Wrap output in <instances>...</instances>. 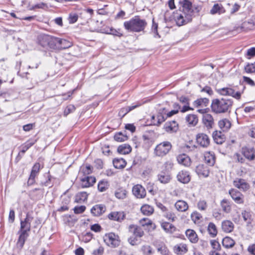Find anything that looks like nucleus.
<instances>
[{
  "label": "nucleus",
  "instance_id": "54",
  "mask_svg": "<svg viewBox=\"0 0 255 255\" xmlns=\"http://www.w3.org/2000/svg\"><path fill=\"white\" fill-rule=\"evenodd\" d=\"M255 56V47H252L248 49L246 57L247 59H250Z\"/></svg>",
  "mask_w": 255,
  "mask_h": 255
},
{
  "label": "nucleus",
  "instance_id": "40",
  "mask_svg": "<svg viewBox=\"0 0 255 255\" xmlns=\"http://www.w3.org/2000/svg\"><path fill=\"white\" fill-rule=\"evenodd\" d=\"M218 125L219 127L224 131L228 130L231 126L230 121L227 119H224L220 121Z\"/></svg>",
  "mask_w": 255,
  "mask_h": 255
},
{
  "label": "nucleus",
  "instance_id": "37",
  "mask_svg": "<svg viewBox=\"0 0 255 255\" xmlns=\"http://www.w3.org/2000/svg\"><path fill=\"white\" fill-rule=\"evenodd\" d=\"M114 166L117 169H122L124 168L127 162L123 158H116L113 160Z\"/></svg>",
  "mask_w": 255,
  "mask_h": 255
},
{
  "label": "nucleus",
  "instance_id": "36",
  "mask_svg": "<svg viewBox=\"0 0 255 255\" xmlns=\"http://www.w3.org/2000/svg\"><path fill=\"white\" fill-rule=\"evenodd\" d=\"M209 103V100L208 99L204 98H200L195 101L193 102V105L195 107L198 108L200 107H206L208 106Z\"/></svg>",
  "mask_w": 255,
  "mask_h": 255
},
{
  "label": "nucleus",
  "instance_id": "28",
  "mask_svg": "<svg viewBox=\"0 0 255 255\" xmlns=\"http://www.w3.org/2000/svg\"><path fill=\"white\" fill-rule=\"evenodd\" d=\"M225 9L222 4L220 3L215 4L211 9L210 13L211 14H221L225 12Z\"/></svg>",
  "mask_w": 255,
  "mask_h": 255
},
{
  "label": "nucleus",
  "instance_id": "31",
  "mask_svg": "<svg viewBox=\"0 0 255 255\" xmlns=\"http://www.w3.org/2000/svg\"><path fill=\"white\" fill-rule=\"evenodd\" d=\"M140 104H134L130 106H128L123 108H122L119 112V116L121 117H124L127 114L131 111V110L134 109L135 108L139 107Z\"/></svg>",
  "mask_w": 255,
  "mask_h": 255
},
{
  "label": "nucleus",
  "instance_id": "8",
  "mask_svg": "<svg viewBox=\"0 0 255 255\" xmlns=\"http://www.w3.org/2000/svg\"><path fill=\"white\" fill-rule=\"evenodd\" d=\"M242 153L250 161L255 159V149L252 147L245 146L242 148Z\"/></svg>",
  "mask_w": 255,
  "mask_h": 255
},
{
  "label": "nucleus",
  "instance_id": "17",
  "mask_svg": "<svg viewBox=\"0 0 255 255\" xmlns=\"http://www.w3.org/2000/svg\"><path fill=\"white\" fill-rule=\"evenodd\" d=\"M40 167L39 163H36L33 166L30 176L28 179V184L32 185L34 183L35 178L38 173Z\"/></svg>",
  "mask_w": 255,
  "mask_h": 255
},
{
  "label": "nucleus",
  "instance_id": "3",
  "mask_svg": "<svg viewBox=\"0 0 255 255\" xmlns=\"http://www.w3.org/2000/svg\"><path fill=\"white\" fill-rule=\"evenodd\" d=\"M233 101L228 98L216 99L212 100L211 110L216 114L225 113L232 107Z\"/></svg>",
  "mask_w": 255,
  "mask_h": 255
},
{
  "label": "nucleus",
  "instance_id": "44",
  "mask_svg": "<svg viewBox=\"0 0 255 255\" xmlns=\"http://www.w3.org/2000/svg\"><path fill=\"white\" fill-rule=\"evenodd\" d=\"M158 179L161 183L166 184L170 181L171 177L168 174L161 173L158 175Z\"/></svg>",
  "mask_w": 255,
  "mask_h": 255
},
{
  "label": "nucleus",
  "instance_id": "33",
  "mask_svg": "<svg viewBox=\"0 0 255 255\" xmlns=\"http://www.w3.org/2000/svg\"><path fill=\"white\" fill-rule=\"evenodd\" d=\"M162 228L167 233H173L176 230V227L168 222H163L161 224Z\"/></svg>",
  "mask_w": 255,
  "mask_h": 255
},
{
  "label": "nucleus",
  "instance_id": "10",
  "mask_svg": "<svg viewBox=\"0 0 255 255\" xmlns=\"http://www.w3.org/2000/svg\"><path fill=\"white\" fill-rule=\"evenodd\" d=\"M196 141L197 143L202 147H207L210 143V139L208 136L203 133L197 134Z\"/></svg>",
  "mask_w": 255,
  "mask_h": 255
},
{
  "label": "nucleus",
  "instance_id": "41",
  "mask_svg": "<svg viewBox=\"0 0 255 255\" xmlns=\"http://www.w3.org/2000/svg\"><path fill=\"white\" fill-rule=\"evenodd\" d=\"M235 244V241L229 237H226L222 240L223 246L226 248H232Z\"/></svg>",
  "mask_w": 255,
  "mask_h": 255
},
{
  "label": "nucleus",
  "instance_id": "29",
  "mask_svg": "<svg viewBox=\"0 0 255 255\" xmlns=\"http://www.w3.org/2000/svg\"><path fill=\"white\" fill-rule=\"evenodd\" d=\"M205 162L210 166H213L215 163V156L211 152H206L204 154Z\"/></svg>",
  "mask_w": 255,
  "mask_h": 255
},
{
  "label": "nucleus",
  "instance_id": "19",
  "mask_svg": "<svg viewBox=\"0 0 255 255\" xmlns=\"http://www.w3.org/2000/svg\"><path fill=\"white\" fill-rule=\"evenodd\" d=\"M174 252L177 255H183L188 252V247L186 244L180 243L174 246L173 248Z\"/></svg>",
  "mask_w": 255,
  "mask_h": 255
},
{
  "label": "nucleus",
  "instance_id": "50",
  "mask_svg": "<svg viewBox=\"0 0 255 255\" xmlns=\"http://www.w3.org/2000/svg\"><path fill=\"white\" fill-rule=\"evenodd\" d=\"M116 197L120 199H123L126 198L127 191L124 189H118L115 193Z\"/></svg>",
  "mask_w": 255,
  "mask_h": 255
},
{
  "label": "nucleus",
  "instance_id": "45",
  "mask_svg": "<svg viewBox=\"0 0 255 255\" xmlns=\"http://www.w3.org/2000/svg\"><path fill=\"white\" fill-rule=\"evenodd\" d=\"M244 71L248 74L255 73V62L248 63L244 67Z\"/></svg>",
  "mask_w": 255,
  "mask_h": 255
},
{
  "label": "nucleus",
  "instance_id": "22",
  "mask_svg": "<svg viewBox=\"0 0 255 255\" xmlns=\"http://www.w3.org/2000/svg\"><path fill=\"white\" fill-rule=\"evenodd\" d=\"M18 234H19V238L17 242V246L18 247L22 248L25 243L26 240L29 236V234L28 233L25 232V231H20L18 232Z\"/></svg>",
  "mask_w": 255,
  "mask_h": 255
},
{
  "label": "nucleus",
  "instance_id": "55",
  "mask_svg": "<svg viewBox=\"0 0 255 255\" xmlns=\"http://www.w3.org/2000/svg\"><path fill=\"white\" fill-rule=\"evenodd\" d=\"M191 218L192 220L195 223L202 218V216L200 213L195 211L191 214Z\"/></svg>",
  "mask_w": 255,
  "mask_h": 255
},
{
  "label": "nucleus",
  "instance_id": "5",
  "mask_svg": "<svg viewBox=\"0 0 255 255\" xmlns=\"http://www.w3.org/2000/svg\"><path fill=\"white\" fill-rule=\"evenodd\" d=\"M172 147L169 141H164L158 144L154 149V154L158 156H163L168 153Z\"/></svg>",
  "mask_w": 255,
  "mask_h": 255
},
{
  "label": "nucleus",
  "instance_id": "56",
  "mask_svg": "<svg viewBox=\"0 0 255 255\" xmlns=\"http://www.w3.org/2000/svg\"><path fill=\"white\" fill-rule=\"evenodd\" d=\"M142 250L144 255H151L152 254V249L149 246H144L142 248Z\"/></svg>",
  "mask_w": 255,
  "mask_h": 255
},
{
  "label": "nucleus",
  "instance_id": "20",
  "mask_svg": "<svg viewBox=\"0 0 255 255\" xmlns=\"http://www.w3.org/2000/svg\"><path fill=\"white\" fill-rule=\"evenodd\" d=\"M165 130L168 132H176L178 129V125L175 121L167 122L164 125Z\"/></svg>",
  "mask_w": 255,
  "mask_h": 255
},
{
  "label": "nucleus",
  "instance_id": "52",
  "mask_svg": "<svg viewBox=\"0 0 255 255\" xmlns=\"http://www.w3.org/2000/svg\"><path fill=\"white\" fill-rule=\"evenodd\" d=\"M243 79L244 82H245L246 84L252 87H255V82L251 78L244 76L243 77Z\"/></svg>",
  "mask_w": 255,
  "mask_h": 255
},
{
  "label": "nucleus",
  "instance_id": "24",
  "mask_svg": "<svg viewBox=\"0 0 255 255\" xmlns=\"http://www.w3.org/2000/svg\"><path fill=\"white\" fill-rule=\"evenodd\" d=\"M177 160L180 164H182L185 166L188 167L190 166L191 164L190 157L185 154L179 155L177 157Z\"/></svg>",
  "mask_w": 255,
  "mask_h": 255
},
{
  "label": "nucleus",
  "instance_id": "47",
  "mask_svg": "<svg viewBox=\"0 0 255 255\" xmlns=\"http://www.w3.org/2000/svg\"><path fill=\"white\" fill-rule=\"evenodd\" d=\"M209 234L212 237H215L217 234V229L216 225L213 223H210L208 226Z\"/></svg>",
  "mask_w": 255,
  "mask_h": 255
},
{
  "label": "nucleus",
  "instance_id": "39",
  "mask_svg": "<svg viewBox=\"0 0 255 255\" xmlns=\"http://www.w3.org/2000/svg\"><path fill=\"white\" fill-rule=\"evenodd\" d=\"M88 194L86 192H80L78 193L75 196V202L77 203H82L87 200Z\"/></svg>",
  "mask_w": 255,
  "mask_h": 255
},
{
  "label": "nucleus",
  "instance_id": "64",
  "mask_svg": "<svg viewBox=\"0 0 255 255\" xmlns=\"http://www.w3.org/2000/svg\"><path fill=\"white\" fill-rule=\"evenodd\" d=\"M104 252V248L100 247L98 249L94 250L93 252L94 255H102Z\"/></svg>",
  "mask_w": 255,
  "mask_h": 255
},
{
  "label": "nucleus",
  "instance_id": "32",
  "mask_svg": "<svg viewBox=\"0 0 255 255\" xmlns=\"http://www.w3.org/2000/svg\"><path fill=\"white\" fill-rule=\"evenodd\" d=\"M186 122L190 126H195L198 122V119L196 115L189 114L185 118Z\"/></svg>",
  "mask_w": 255,
  "mask_h": 255
},
{
  "label": "nucleus",
  "instance_id": "27",
  "mask_svg": "<svg viewBox=\"0 0 255 255\" xmlns=\"http://www.w3.org/2000/svg\"><path fill=\"white\" fill-rule=\"evenodd\" d=\"M96 182V178L92 176H88L81 180L82 188H87L92 186Z\"/></svg>",
  "mask_w": 255,
  "mask_h": 255
},
{
  "label": "nucleus",
  "instance_id": "38",
  "mask_svg": "<svg viewBox=\"0 0 255 255\" xmlns=\"http://www.w3.org/2000/svg\"><path fill=\"white\" fill-rule=\"evenodd\" d=\"M141 213L146 216L151 215L154 212V209L152 206L147 204L143 205L140 208Z\"/></svg>",
  "mask_w": 255,
  "mask_h": 255
},
{
  "label": "nucleus",
  "instance_id": "63",
  "mask_svg": "<svg viewBox=\"0 0 255 255\" xmlns=\"http://www.w3.org/2000/svg\"><path fill=\"white\" fill-rule=\"evenodd\" d=\"M92 239V234L91 233H87L83 236V240L85 242H88L90 241Z\"/></svg>",
  "mask_w": 255,
  "mask_h": 255
},
{
  "label": "nucleus",
  "instance_id": "42",
  "mask_svg": "<svg viewBox=\"0 0 255 255\" xmlns=\"http://www.w3.org/2000/svg\"><path fill=\"white\" fill-rule=\"evenodd\" d=\"M131 150V147L128 144H123L119 146L118 148V151L123 154L129 153Z\"/></svg>",
  "mask_w": 255,
  "mask_h": 255
},
{
  "label": "nucleus",
  "instance_id": "12",
  "mask_svg": "<svg viewBox=\"0 0 255 255\" xmlns=\"http://www.w3.org/2000/svg\"><path fill=\"white\" fill-rule=\"evenodd\" d=\"M202 121L207 129L212 128L215 125L214 120L212 116L209 114H205L203 115Z\"/></svg>",
  "mask_w": 255,
  "mask_h": 255
},
{
  "label": "nucleus",
  "instance_id": "34",
  "mask_svg": "<svg viewBox=\"0 0 255 255\" xmlns=\"http://www.w3.org/2000/svg\"><path fill=\"white\" fill-rule=\"evenodd\" d=\"M58 49H64L72 46V43L65 39L58 38Z\"/></svg>",
  "mask_w": 255,
  "mask_h": 255
},
{
  "label": "nucleus",
  "instance_id": "46",
  "mask_svg": "<svg viewBox=\"0 0 255 255\" xmlns=\"http://www.w3.org/2000/svg\"><path fill=\"white\" fill-rule=\"evenodd\" d=\"M109 185L108 181L106 180H101L99 182L98 185V190L100 192H104L108 189Z\"/></svg>",
  "mask_w": 255,
  "mask_h": 255
},
{
  "label": "nucleus",
  "instance_id": "49",
  "mask_svg": "<svg viewBox=\"0 0 255 255\" xmlns=\"http://www.w3.org/2000/svg\"><path fill=\"white\" fill-rule=\"evenodd\" d=\"M163 216L167 219L172 222L175 221L177 219L175 213L172 211H168V210L163 214Z\"/></svg>",
  "mask_w": 255,
  "mask_h": 255
},
{
  "label": "nucleus",
  "instance_id": "26",
  "mask_svg": "<svg viewBox=\"0 0 255 255\" xmlns=\"http://www.w3.org/2000/svg\"><path fill=\"white\" fill-rule=\"evenodd\" d=\"M186 236L192 243H196L198 241V237L196 233L193 230L188 229L185 232Z\"/></svg>",
  "mask_w": 255,
  "mask_h": 255
},
{
  "label": "nucleus",
  "instance_id": "23",
  "mask_svg": "<svg viewBox=\"0 0 255 255\" xmlns=\"http://www.w3.org/2000/svg\"><path fill=\"white\" fill-rule=\"evenodd\" d=\"M234 229L233 223L230 220H225L222 223V229L223 232L229 233L232 232Z\"/></svg>",
  "mask_w": 255,
  "mask_h": 255
},
{
  "label": "nucleus",
  "instance_id": "9",
  "mask_svg": "<svg viewBox=\"0 0 255 255\" xmlns=\"http://www.w3.org/2000/svg\"><path fill=\"white\" fill-rule=\"evenodd\" d=\"M33 218L27 214L24 220L20 221V229L19 231H25V232L28 233L30 231L31 222Z\"/></svg>",
  "mask_w": 255,
  "mask_h": 255
},
{
  "label": "nucleus",
  "instance_id": "13",
  "mask_svg": "<svg viewBox=\"0 0 255 255\" xmlns=\"http://www.w3.org/2000/svg\"><path fill=\"white\" fill-rule=\"evenodd\" d=\"M229 194L236 203L241 204L244 202L243 195L239 191L232 189L229 191Z\"/></svg>",
  "mask_w": 255,
  "mask_h": 255
},
{
  "label": "nucleus",
  "instance_id": "21",
  "mask_svg": "<svg viewBox=\"0 0 255 255\" xmlns=\"http://www.w3.org/2000/svg\"><path fill=\"white\" fill-rule=\"evenodd\" d=\"M177 180L183 183H187L190 180V176L189 173L185 171H180L177 175Z\"/></svg>",
  "mask_w": 255,
  "mask_h": 255
},
{
  "label": "nucleus",
  "instance_id": "58",
  "mask_svg": "<svg viewBox=\"0 0 255 255\" xmlns=\"http://www.w3.org/2000/svg\"><path fill=\"white\" fill-rule=\"evenodd\" d=\"M197 207L200 210L204 211L206 209L207 205L205 201L202 200L198 203Z\"/></svg>",
  "mask_w": 255,
  "mask_h": 255
},
{
  "label": "nucleus",
  "instance_id": "25",
  "mask_svg": "<svg viewBox=\"0 0 255 255\" xmlns=\"http://www.w3.org/2000/svg\"><path fill=\"white\" fill-rule=\"evenodd\" d=\"M175 209L179 212H185L189 208L188 204L184 200H178L174 205Z\"/></svg>",
  "mask_w": 255,
  "mask_h": 255
},
{
  "label": "nucleus",
  "instance_id": "4",
  "mask_svg": "<svg viewBox=\"0 0 255 255\" xmlns=\"http://www.w3.org/2000/svg\"><path fill=\"white\" fill-rule=\"evenodd\" d=\"M128 231L132 234L135 238L130 237L128 239L130 244L133 246L136 244V238H140L143 236L144 232L142 229L136 225H130L128 227Z\"/></svg>",
  "mask_w": 255,
  "mask_h": 255
},
{
  "label": "nucleus",
  "instance_id": "11",
  "mask_svg": "<svg viewBox=\"0 0 255 255\" xmlns=\"http://www.w3.org/2000/svg\"><path fill=\"white\" fill-rule=\"evenodd\" d=\"M133 194L137 198H143L146 196V191L141 185L137 184L132 188Z\"/></svg>",
  "mask_w": 255,
  "mask_h": 255
},
{
  "label": "nucleus",
  "instance_id": "53",
  "mask_svg": "<svg viewBox=\"0 0 255 255\" xmlns=\"http://www.w3.org/2000/svg\"><path fill=\"white\" fill-rule=\"evenodd\" d=\"M109 31H106L107 34H112L119 37H121L123 36V34L120 32L119 29L117 30L112 27L110 28V29L109 30Z\"/></svg>",
  "mask_w": 255,
  "mask_h": 255
},
{
  "label": "nucleus",
  "instance_id": "35",
  "mask_svg": "<svg viewBox=\"0 0 255 255\" xmlns=\"http://www.w3.org/2000/svg\"><path fill=\"white\" fill-rule=\"evenodd\" d=\"M49 36V35L46 34L40 35L38 38L39 44L44 48H47Z\"/></svg>",
  "mask_w": 255,
  "mask_h": 255
},
{
  "label": "nucleus",
  "instance_id": "6",
  "mask_svg": "<svg viewBox=\"0 0 255 255\" xmlns=\"http://www.w3.org/2000/svg\"><path fill=\"white\" fill-rule=\"evenodd\" d=\"M104 239L107 245L112 247H117L120 244L119 236L112 232L106 234Z\"/></svg>",
  "mask_w": 255,
  "mask_h": 255
},
{
  "label": "nucleus",
  "instance_id": "15",
  "mask_svg": "<svg viewBox=\"0 0 255 255\" xmlns=\"http://www.w3.org/2000/svg\"><path fill=\"white\" fill-rule=\"evenodd\" d=\"M106 210V206L103 204H97L91 209L92 214L94 216L102 215Z\"/></svg>",
  "mask_w": 255,
  "mask_h": 255
},
{
  "label": "nucleus",
  "instance_id": "57",
  "mask_svg": "<svg viewBox=\"0 0 255 255\" xmlns=\"http://www.w3.org/2000/svg\"><path fill=\"white\" fill-rule=\"evenodd\" d=\"M167 117L165 114H163L162 113H158L156 117V119L157 120V124L158 125L161 124L163 123L165 119H166Z\"/></svg>",
  "mask_w": 255,
  "mask_h": 255
},
{
  "label": "nucleus",
  "instance_id": "48",
  "mask_svg": "<svg viewBox=\"0 0 255 255\" xmlns=\"http://www.w3.org/2000/svg\"><path fill=\"white\" fill-rule=\"evenodd\" d=\"M36 140H29L26 141L22 146L21 152L24 153L31 146H32L35 142Z\"/></svg>",
  "mask_w": 255,
  "mask_h": 255
},
{
  "label": "nucleus",
  "instance_id": "18",
  "mask_svg": "<svg viewBox=\"0 0 255 255\" xmlns=\"http://www.w3.org/2000/svg\"><path fill=\"white\" fill-rule=\"evenodd\" d=\"M196 172L199 176L207 177L209 174V169L207 166L200 164L196 167Z\"/></svg>",
  "mask_w": 255,
  "mask_h": 255
},
{
  "label": "nucleus",
  "instance_id": "1",
  "mask_svg": "<svg viewBox=\"0 0 255 255\" xmlns=\"http://www.w3.org/2000/svg\"><path fill=\"white\" fill-rule=\"evenodd\" d=\"M181 6L180 9L174 14V19L178 26H182L190 22L194 13L199 12L201 10L200 6L193 7L192 2L188 0L180 1Z\"/></svg>",
  "mask_w": 255,
  "mask_h": 255
},
{
  "label": "nucleus",
  "instance_id": "16",
  "mask_svg": "<svg viewBox=\"0 0 255 255\" xmlns=\"http://www.w3.org/2000/svg\"><path fill=\"white\" fill-rule=\"evenodd\" d=\"M126 217V215L124 212H112L108 215L109 219L121 222Z\"/></svg>",
  "mask_w": 255,
  "mask_h": 255
},
{
  "label": "nucleus",
  "instance_id": "7",
  "mask_svg": "<svg viewBox=\"0 0 255 255\" xmlns=\"http://www.w3.org/2000/svg\"><path fill=\"white\" fill-rule=\"evenodd\" d=\"M220 94L223 96H230L233 98L239 100L241 98V93L240 92H235L231 88H223L218 90Z\"/></svg>",
  "mask_w": 255,
  "mask_h": 255
},
{
  "label": "nucleus",
  "instance_id": "59",
  "mask_svg": "<svg viewBox=\"0 0 255 255\" xmlns=\"http://www.w3.org/2000/svg\"><path fill=\"white\" fill-rule=\"evenodd\" d=\"M211 245L213 249L215 250H219L221 248V246L219 243L215 240H211Z\"/></svg>",
  "mask_w": 255,
  "mask_h": 255
},
{
  "label": "nucleus",
  "instance_id": "51",
  "mask_svg": "<svg viewBox=\"0 0 255 255\" xmlns=\"http://www.w3.org/2000/svg\"><path fill=\"white\" fill-rule=\"evenodd\" d=\"M128 136L123 134L122 132L116 133L114 136V139L118 142H123L128 139Z\"/></svg>",
  "mask_w": 255,
  "mask_h": 255
},
{
  "label": "nucleus",
  "instance_id": "60",
  "mask_svg": "<svg viewBox=\"0 0 255 255\" xmlns=\"http://www.w3.org/2000/svg\"><path fill=\"white\" fill-rule=\"evenodd\" d=\"M86 209L85 206H76L74 209V212L75 214H81L83 213Z\"/></svg>",
  "mask_w": 255,
  "mask_h": 255
},
{
  "label": "nucleus",
  "instance_id": "43",
  "mask_svg": "<svg viewBox=\"0 0 255 255\" xmlns=\"http://www.w3.org/2000/svg\"><path fill=\"white\" fill-rule=\"evenodd\" d=\"M221 206L223 210L226 213H229L231 210L230 202L227 199H223L221 202Z\"/></svg>",
  "mask_w": 255,
  "mask_h": 255
},
{
  "label": "nucleus",
  "instance_id": "62",
  "mask_svg": "<svg viewBox=\"0 0 255 255\" xmlns=\"http://www.w3.org/2000/svg\"><path fill=\"white\" fill-rule=\"evenodd\" d=\"M140 224L142 226H144L146 225H150L151 224V221L148 218H143L140 220Z\"/></svg>",
  "mask_w": 255,
  "mask_h": 255
},
{
  "label": "nucleus",
  "instance_id": "2",
  "mask_svg": "<svg viewBox=\"0 0 255 255\" xmlns=\"http://www.w3.org/2000/svg\"><path fill=\"white\" fill-rule=\"evenodd\" d=\"M147 25L145 20L135 16L124 23L125 28L128 31L139 32L142 31Z\"/></svg>",
  "mask_w": 255,
  "mask_h": 255
},
{
  "label": "nucleus",
  "instance_id": "14",
  "mask_svg": "<svg viewBox=\"0 0 255 255\" xmlns=\"http://www.w3.org/2000/svg\"><path fill=\"white\" fill-rule=\"evenodd\" d=\"M234 185L238 189L243 191H247L250 188L249 184L245 179L241 178H236L234 181Z\"/></svg>",
  "mask_w": 255,
  "mask_h": 255
},
{
  "label": "nucleus",
  "instance_id": "61",
  "mask_svg": "<svg viewBox=\"0 0 255 255\" xmlns=\"http://www.w3.org/2000/svg\"><path fill=\"white\" fill-rule=\"evenodd\" d=\"M78 15L76 14H70L69 17V20L70 23L76 22L78 19Z\"/></svg>",
  "mask_w": 255,
  "mask_h": 255
},
{
  "label": "nucleus",
  "instance_id": "30",
  "mask_svg": "<svg viewBox=\"0 0 255 255\" xmlns=\"http://www.w3.org/2000/svg\"><path fill=\"white\" fill-rule=\"evenodd\" d=\"M58 38L49 35L47 48L58 49Z\"/></svg>",
  "mask_w": 255,
  "mask_h": 255
}]
</instances>
